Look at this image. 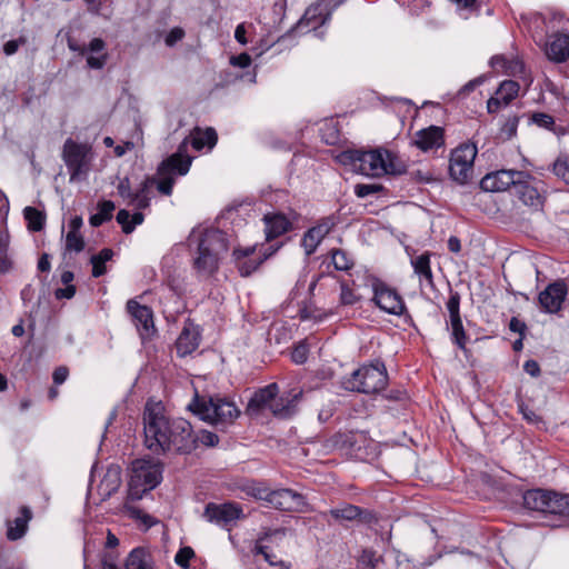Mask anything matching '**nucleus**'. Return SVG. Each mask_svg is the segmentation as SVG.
<instances>
[{"instance_id": "nucleus-4", "label": "nucleus", "mask_w": 569, "mask_h": 569, "mask_svg": "<svg viewBox=\"0 0 569 569\" xmlns=\"http://www.w3.org/2000/svg\"><path fill=\"white\" fill-rule=\"evenodd\" d=\"M199 418L216 426H227L232 423L240 415L237 406L227 398L216 397H194L188 406Z\"/></svg>"}, {"instance_id": "nucleus-10", "label": "nucleus", "mask_w": 569, "mask_h": 569, "mask_svg": "<svg viewBox=\"0 0 569 569\" xmlns=\"http://www.w3.org/2000/svg\"><path fill=\"white\" fill-rule=\"evenodd\" d=\"M162 479V466L152 460L139 459L132 463L130 485L143 486V491L152 490Z\"/></svg>"}, {"instance_id": "nucleus-55", "label": "nucleus", "mask_w": 569, "mask_h": 569, "mask_svg": "<svg viewBox=\"0 0 569 569\" xmlns=\"http://www.w3.org/2000/svg\"><path fill=\"white\" fill-rule=\"evenodd\" d=\"M107 53H102L100 57L89 56L87 58V64L91 69H102L107 62Z\"/></svg>"}, {"instance_id": "nucleus-28", "label": "nucleus", "mask_w": 569, "mask_h": 569, "mask_svg": "<svg viewBox=\"0 0 569 569\" xmlns=\"http://www.w3.org/2000/svg\"><path fill=\"white\" fill-rule=\"evenodd\" d=\"M121 485V469L119 466H110L99 483V492L108 498L114 493Z\"/></svg>"}, {"instance_id": "nucleus-45", "label": "nucleus", "mask_w": 569, "mask_h": 569, "mask_svg": "<svg viewBox=\"0 0 569 569\" xmlns=\"http://www.w3.org/2000/svg\"><path fill=\"white\" fill-rule=\"evenodd\" d=\"M519 124V117L512 116L506 120L503 126L501 127V134L505 139L509 140L517 134V129Z\"/></svg>"}, {"instance_id": "nucleus-9", "label": "nucleus", "mask_w": 569, "mask_h": 569, "mask_svg": "<svg viewBox=\"0 0 569 569\" xmlns=\"http://www.w3.org/2000/svg\"><path fill=\"white\" fill-rule=\"evenodd\" d=\"M90 148L87 144L78 143L72 139H67L63 144L62 158L70 172V180H77L81 174H86L89 166Z\"/></svg>"}, {"instance_id": "nucleus-47", "label": "nucleus", "mask_w": 569, "mask_h": 569, "mask_svg": "<svg viewBox=\"0 0 569 569\" xmlns=\"http://www.w3.org/2000/svg\"><path fill=\"white\" fill-rule=\"evenodd\" d=\"M531 121L541 128L553 130L555 119L548 113L535 112L531 116Z\"/></svg>"}, {"instance_id": "nucleus-56", "label": "nucleus", "mask_w": 569, "mask_h": 569, "mask_svg": "<svg viewBox=\"0 0 569 569\" xmlns=\"http://www.w3.org/2000/svg\"><path fill=\"white\" fill-rule=\"evenodd\" d=\"M553 170L558 177H561L569 184V164L567 162L557 161Z\"/></svg>"}, {"instance_id": "nucleus-14", "label": "nucleus", "mask_w": 569, "mask_h": 569, "mask_svg": "<svg viewBox=\"0 0 569 569\" xmlns=\"http://www.w3.org/2000/svg\"><path fill=\"white\" fill-rule=\"evenodd\" d=\"M567 293L568 287L562 280L548 284L538 296L540 309L547 313H558L562 308Z\"/></svg>"}, {"instance_id": "nucleus-49", "label": "nucleus", "mask_w": 569, "mask_h": 569, "mask_svg": "<svg viewBox=\"0 0 569 569\" xmlns=\"http://www.w3.org/2000/svg\"><path fill=\"white\" fill-rule=\"evenodd\" d=\"M257 553H260L263 556L266 561H268L271 566H279L280 569H288V566L282 560H277V557L269 551L268 547L266 546H257Z\"/></svg>"}, {"instance_id": "nucleus-62", "label": "nucleus", "mask_w": 569, "mask_h": 569, "mask_svg": "<svg viewBox=\"0 0 569 569\" xmlns=\"http://www.w3.org/2000/svg\"><path fill=\"white\" fill-rule=\"evenodd\" d=\"M523 370L531 377H538L540 375V366L536 360H527L523 365Z\"/></svg>"}, {"instance_id": "nucleus-58", "label": "nucleus", "mask_w": 569, "mask_h": 569, "mask_svg": "<svg viewBox=\"0 0 569 569\" xmlns=\"http://www.w3.org/2000/svg\"><path fill=\"white\" fill-rule=\"evenodd\" d=\"M184 37V31L181 28H173L166 37V44L173 46Z\"/></svg>"}, {"instance_id": "nucleus-27", "label": "nucleus", "mask_w": 569, "mask_h": 569, "mask_svg": "<svg viewBox=\"0 0 569 569\" xmlns=\"http://www.w3.org/2000/svg\"><path fill=\"white\" fill-rule=\"evenodd\" d=\"M200 336L196 328L184 327L179 335L176 348L179 356L190 355L199 347Z\"/></svg>"}, {"instance_id": "nucleus-35", "label": "nucleus", "mask_w": 569, "mask_h": 569, "mask_svg": "<svg viewBox=\"0 0 569 569\" xmlns=\"http://www.w3.org/2000/svg\"><path fill=\"white\" fill-rule=\"evenodd\" d=\"M113 251L109 248L102 249L98 254L91 257L92 277L99 278L107 272L106 262L111 260Z\"/></svg>"}, {"instance_id": "nucleus-52", "label": "nucleus", "mask_w": 569, "mask_h": 569, "mask_svg": "<svg viewBox=\"0 0 569 569\" xmlns=\"http://www.w3.org/2000/svg\"><path fill=\"white\" fill-rule=\"evenodd\" d=\"M8 243L0 237V272H6L10 269L11 262L7 254Z\"/></svg>"}, {"instance_id": "nucleus-57", "label": "nucleus", "mask_w": 569, "mask_h": 569, "mask_svg": "<svg viewBox=\"0 0 569 569\" xmlns=\"http://www.w3.org/2000/svg\"><path fill=\"white\" fill-rule=\"evenodd\" d=\"M117 190L122 198H128L131 200L133 192H131L129 178H123L120 180Z\"/></svg>"}, {"instance_id": "nucleus-54", "label": "nucleus", "mask_w": 569, "mask_h": 569, "mask_svg": "<svg viewBox=\"0 0 569 569\" xmlns=\"http://www.w3.org/2000/svg\"><path fill=\"white\" fill-rule=\"evenodd\" d=\"M485 81V77L483 76H480L478 78H475L472 80H470L469 82H467L458 92V94L460 97H465L467 94H469L471 91L475 90L476 87L482 84Z\"/></svg>"}, {"instance_id": "nucleus-43", "label": "nucleus", "mask_w": 569, "mask_h": 569, "mask_svg": "<svg viewBox=\"0 0 569 569\" xmlns=\"http://www.w3.org/2000/svg\"><path fill=\"white\" fill-rule=\"evenodd\" d=\"M84 249V240L80 233L68 231L66 236V250L81 252Z\"/></svg>"}, {"instance_id": "nucleus-11", "label": "nucleus", "mask_w": 569, "mask_h": 569, "mask_svg": "<svg viewBox=\"0 0 569 569\" xmlns=\"http://www.w3.org/2000/svg\"><path fill=\"white\" fill-rule=\"evenodd\" d=\"M522 179H531V176L525 171L498 170L486 174L480 181V188L488 192H500L517 187Z\"/></svg>"}, {"instance_id": "nucleus-29", "label": "nucleus", "mask_w": 569, "mask_h": 569, "mask_svg": "<svg viewBox=\"0 0 569 569\" xmlns=\"http://www.w3.org/2000/svg\"><path fill=\"white\" fill-rule=\"evenodd\" d=\"M415 273L419 277L420 286L433 288V276L430 267V254L422 253L411 260Z\"/></svg>"}, {"instance_id": "nucleus-26", "label": "nucleus", "mask_w": 569, "mask_h": 569, "mask_svg": "<svg viewBox=\"0 0 569 569\" xmlns=\"http://www.w3.org/2000/svg\"><path fill=\"white\" fill-rule=\"evenodd\" d=\"M302 396L301 390H291L287 396L274 399L271 405V412L276 417L288 418L295 413L297 402Z\"/></svg>"}, {"instance_id": "nucleus-18", "label": "nucleus", "mask_w": 569, "mask_h": 569, "mask_svg": "<svg viewBox=\"0 0 569 569\" xmlns=\"http://www.w3.org/2000/svg\"><path fill=\"white\" fill-rule=\"evenodd\" d=\"M327 515L341 525L347 521L370 523L375 518L371 511L347 502L340 503L323 513V516Z\"/></svg>"}, {"instance_id": "nucleus-33", "label": "nucleus", "mask_w": 569, "mask_h": 569, "mask_svg": "<svg viewBox=\"0 0 569 569\" xmlns=\"http://www.w3.org/2000/svg\"><path fill=\"white\" fill-rule=\"evenodd\" d=\"M218 140L217 132L213 128L209 127L204 130L196 128L192 133V147L197 150H201L203 147L212 148L216 146Z\"/></svg>"}, {"instance_id": "nucleus-39", "label": "nucleus", "mask_w": 569, "mask_h": 569, "mask_svg": "<svg viewBox=\"0 0 569 569\" xmlns=\"http://www.w3.org/2000/svg\"><path fill=\"white\" fill-rule=\"evenodd\" d=\"M242 491L247 496L253 497L257 500H262L266 502L269 493V488L262 482L250 481L242 486Z\"/></svg>"}, {"instance_id": "nucleus-53", "label": "nucleus", "mask_w": 569, "mask_h": 569, "mask_svg": "<svg viewBox=\"0 0 569 569\" xmlns=\"http://www.w3.org/2000/svg\"><path fill=\"white\" fill-rule=\"evenodd\" d=\"M199 441L207 447H214L219 442V437L208 430H202L198 436Z\"/></svg>"}, {"instance_id": "nucleus-36", "label": "nucleus", "mask_w": 569, "mask_h": 569, "mask_svg": "<svg viewBox=\"0 0 569 569\" xmlns=\"http://www.w3.org/2000/svg\"><path fill=\"white\" fill-rule=\"evenodd\" d=\"M116 206L110 200H103L98 203V212L92 214L89 219L90 224L92 227H99L103 222L110 220L112 218V212Z\"/></svg>"}, {"instance_id": "nucleus-59", "label": "nucleus", "mask_w": 569, "mask_h": 569, "mask_svg": "<svg viewBox=\"0 0 569 569\" xmlns=\"http://www.w3.org/2000/svg\"><path fill=\"white\" fill-rule=\"evenodd\" d=\"M69 376V370L67 367L61 366L54 369L52 373V379L56 385H62Z\"/></svg>"}, {"instance_id": "nucleus-63", "label": "nucleus", "mask_w": 569, "mask_h": 569, "mask_svg": "<svg viewBox=\"0 0 569 569\" xmlns=\"http://www.w3.org/2000/svg\"><path fill=\"white\" fill-rule=\"evenodd\" d=\"M509 329L512 332H517L520 336H523V333H525V331L527 329V326H526V323L523 321L519 320L516 317H512L510 322H509Z\"/></svg>"}, {"instance_id": "nucleus-23", "label": "nucleus", "mask_w": 569, "mask_h": 569, "mask_svg": "<svg viewBox=\"0 0 569 569\" xmlns=\"http://www.w3.org/2000/svg\"><path fill=\"white\" fill-rule=\"evenodd\" d=\"M127 310L131 315L139 331L143 330L146 333H149L150 330L153 329V313L149 307L142 306L131 299L127 302Z\"/></svg>"}, {"instance_id": "nucleus-61", "label": "nucleus", "mask_w": 569, "mask_h": 569, "mask_svg": "<svg viewBox=\"0 0 569 569\" xmlns=\"http://www.w3.org/2000/svg\"><path fill=\"white\" fill-rule=\"evenodd\" d=\"M21 43H24V39L20 38V39H17V40H9L4 43L3 46V51L7 56H12L14 54L18 49H19V46Z\"/></svg>"}, {"instance_id": "nucleus-41", "label": "nucleus", "mask_w": 569, "mask_h": 569, "mask_svg": "<svg viewBox=\"0 0 569 569\" xmlns=\"http://www.w3.org/2000/svg\"><path fill=\"white\" fill-rule=\"evenodd\" d=\"M460 293L458 291H450L449 299L446 303L450 322L462 320L460 315Z\"/></svg>"}, {"instance_id": "nucleus-38", "label": "nucleus", "mask_w": 569, "mask_h": 569, "mask_svg": "<svg viewBox=\"0 0 569 569\" xmlns=\"http://www.w3.org/2000/svg\"><path fill=\"white\" fill-rule=\"evenodd\" d=\"M24 219L28 221V228L31 231H40L44 227V214L33 207H26L23 210Z\"/></svg>"}, {"instance_id": "nucleus-30", "label": "nucleus", "mask_w": 569, "mask_h": 569, "mask_svg": "<svg viewBox=\"0 0 569 569\" xmlns=\"http://www.w3.org/2000/svg\"><path fill=\"white\" fill-rule=\"evenodd\" d=\"M126 569H153L152 557L144 548H134L126 559Z\"/></svg>"}, {"instance_id": "nucleus-44", "label": "nucleus", "mask_w": 569, "mask_h": 569, "mask_svg": "<svg viewBox=\"0 0 569 569\" xmlns=\"http://www.w3.org/2000/svg\"><path fill=\"white\" fill-rule=\"evenodd\" d=\"M340 305L352 306L360 300V297L345 281L340 283Z\"/></svg>"}, {"instance_id": "nucleus-6", "label": "nucleus", "mask_w": 569, "mask_h": 569, "mask_svg": "<svg viewBox=\"0 0 569 569\" xmlns=\"http://www.w3.org/2000/svg\"><path fill=\"white\" fill-rule=\"evenodd\" d=\"M388 383V373L380 361L362 366L343 381L347 390L362 393H376L385 389Z\"/></svg>"}, {"instance_id": "nucleus-1", "label": "nucleus", "mask_w": 569, "mask_h": 569, "mask_svg": "<svg viewBox=\"0 0 569 569\" xmlns=\"http://www.w3.org/2000/svg\"><path fill=\"white\" fill-rule=\"evenodd\" d=\"M144 446L156 455L173 450L189 453L196 448L197 438L189 421L169 419L160 402H147L143 411Z\"/></svg>"}, {"instance_id": "nucleus-13", "label": "nucleus", "mask_w": 569, "mask_h": 569, "mask_svg": "<svg viewBox=\"0 0 569 569\" xmlns=\"http://www.w3.org/2000/svg\"><path fill=\"white\" fill-rule=\"evenodd\" d=\"M203 517L218 526H228L234 520L243 517L242 508L236 502L207 503Z\"/></svg>"}, {"instance_id": "nucleus-15", "label": "nucleus", "mask_w": 569, "mask_h": 569, "mask_svg": "<svg viewBox=\"0 0 569 569\" xmlns=\"http://www.w3.org/2000/svg\"><path fill=\"white\" fill-rule=\"evenodd\" d=\"M373 301L383 311L391 315H402L406 309L401 296L382 282L373 286Z\"/></svg>"}, {"instance_id": "nucleus-50", "label": "nucleus", "mask_w": 569, "mask_h": 569, "mask_svg": "<svg viewBox=\"0 0 569 569\" xmlns=\"http://www.w3.org/2000/svg\"><path fill=\"white\" fill-rule=\"evenodd\" d=\"M383 187L381 184H365L359 183L355 187V193L359 198H365L369 194L378 193L382 191Z\"/></svg>"}, {"instance_id": "nucleus-25", "label": "nucleus", "mask_w": 569, "mask_h": 569, "mask_svg": "<svg viewBox=\"0 0 569 569\" xmlns=\"http://www.w3.org/2000/svg\"><path fill=\"white\" fill-rule=\"evenodd\" d=\"M32 519V511L29 507L20 508V516H18L14 520L7 521V538L10 541H16L21 539L27 530L28 523Z\"/></svg>"}, {"instance_id": "nucleus-31", "label": "nucleus", "mask_w": 569, "mask_h": 569, "mask_svg": "<svg viewBox=\"0 0 569 569\" xmlns=\"http://www.w3.org/2000/svg\"><path fill=\"white\" fill-rule=\"evenodd\" d=\"M530 179H522V182H518L516 190L521 201L531 207L542 206V197L540 196L537 188L532 187L529 182Z\"/></svg>"}, {"instance_id": "nucleus-64", "label": "nucleus", "mask_w": 569, "mask_h": 569, "mask_svg": "<svg viewBox=\"0 0 569 569\" xmlns=\"http://www.w3.org/2000/svg\"><path fill=\"white\" fill-rule=\"evenodd\" d=\"M501 107H506L501 100L500 97H498L496 94V97H491L488 101H487V110L489 113H495L497 112Z\"/></svg>"}, {"instance_id": "nucleus-21", "label": "nucleus", "mask_w": 569, "mask_h": 569, "mask_svg": "<svg viewBox=\"0 0 569 569\" xmlns=\"http://www.w3.org/2000/svg\"><path fill=\"white\" fill-rule=\"evenodd\" d=\"M546 56L549 60L561 63L569 58V34L555 33L546 42Z\"/></svg>"}, {"instance_id": "nucleus-7", "label": "nucleus", "mask_w": 569, "mask_h": 569, "mask_svg": "<svg viewBox=\"0 0 569 569\" xmlns=\"http://www.w3.org/2000/svg\"><path fill=\"white\" fill-rule=\"evenodd\" d=\"M477 152V147L473 143H463L452 151L449 173L455 181L465 184L471 180Z\"/></svg>"}, {"instance_id": "nucleus-8", "label": "nucleus", "mask_w": 569, "mask_h": 569, "mask_svg": "<svg viewBox=\"0 0 569 569\" xmlns=\"http://www.w3.org/2000/svg\"><path fill=\"white\" fill-rule=\"evenodd\" d=\"M190 166L191 158L182 154L181 148H179L178 152L162 161L158 169V173L162 177V179L157 182L159 192L164 196H170L174 184V179L171 174L177 172L183 176L189 171Z\"/></svg>"}, {"instance_id": "nucleus-12", "label": "nucleus", "mask_w": 569, "mask_h": 569, "mask_svg": "<svg viewBox=\"0 0 569 569\" xmlns=\"http://www.w3.org/2000/svg\"><path fill=\"white\" fill-rule=\"evenodd\" d=\"M268 507L287 512H303L307 507L305 497L292 489H269L266 500Z\"/></svg>"}, {"instance_id": "nucleus-20", "label": "nucleus", "mask_w": 569, "mask_h": 569, "mask_svg": "<svg viewBox=\"0 0 569 569\" xmlns=\"http://www.w3.org/2000/svg\"><path fill=\"white\" fill-rule=\"evenodd\" d=\"M279 393L277 383H270L253 393L248 402V411L259 413L262 410H270L276 397Z\"/></svg>"}, {"instance_id": "nucleus-2", "label": "nucleus", "mask_w": 569, "mask_h": 569, "mask_svg": "<svg viewBox=\"0 0 569 569\" xmlns=\"http://www.w3.org/2000/svg\"><path fill=\"white\" fill-rule=\"evenodd\" d=\"M190 243L197 244V257L193 267L202 277L213 274L223 253L228 251L226 234L217 229H193L189 236Z\"/></svg>"}, {"instance_id": "nucleus-34", "label": "nucleus", "mask_w": 569, "mask_h": 569, "mask_svg": "<svg viewBox=\"0 0 569 569\" xmlns=\"http://www.w3.org/2000/svg\"><path fill=\"white\" fill-rule=\"evenodd\" d=\"M116 219L121 224L122 231L128 234L134 230L136 226L143 222L144 216L141 212L131 216L129 211L121 209L118 211Z\"/></svg>"}, {"instance_id": "nucleus-51", "label": "nucleus", "mask_w": 569, "mask_h": 569, "mask_svg": "<svg viewBox=\"0 0 569 569\" xmlns=\"http://www.w3.org/2000/svg\"><path fill=\"white\" fill-rule=\"evenodd\" d=\"M308 346L305 342L297 345L291 353V359L297 365H302L308 359Z\"/></svg>"}, {"instance_id": "nucleus-60", "label": "nucleus", "mask_w": 569, "mask_h": 569, "mask_svg": "<svg viewBox=\"0 0 569 569\" xmlns=\"http://www.w3.org/2000/svg\"><path fill=\"white\" fill-rule=\"evenodd\" d=\"M57 299H71L76 295V287L68 284L66 288H59L54 292Z\"/></svg>"}, {"instance_id": "nucleus-17", "label": "nucleus", "mask_w": 569, "mask_h": 569, "mask_svg": "<svg viewBox=\"0 0 569 569\" xmlns=\"http://www.w3.org/2000/svg\"><path fill=\"white\" fill-rule=\"evenodd\" d=\"M331 17V10L325 0H318L307 8L301 19L290 29V32H300L303 28L316 29L323 26Z\"/></svg>"}, {"instance_id": "nucleus-22", "label": "nucleus", "mask_w": 569, "mask_h": 569, "mask_svg": "<svg viewBox=\"0 0 569 569\" xmlns=\"http://www.w3.org/2000/svg\"><path fill=\"white\" fill-rule=\"evenodd\" d=\"M256 251V247H247V248H237L233 250V257L237 262V268L242 277L250 276L253 271H256L259 266L267 258H250L251 254Z\"/></svg>"}, {"instance_id": "nucleus-46", "label": "nucleus", "mask_w": 569, "mask_h": 569, "mask_svg": "<svg viewBox=\"0 0 569 569\" xmlns=\"http://www.w3.org/2000/svg\"><path fill=\"white\" fill-rule=\"evenodd\" d=\"M194 557V551L191 547H182L177 552L174 561L181 568H189V561Z\"/></svg>"}, {"instance_id": "nucleus-5", "label": "nucleus", "mask_w": 569, "mask_h": 569, "mask_svg": "<svg viewBox=\"0 0 569 569\" xmlns=\"http://www.w3.org/2000/svg\"><path fill=\"white\" fill-rule=\"evenodd\" d=\"M522 505L530 511L549 516L569 517V495L555 490H527L522 496Z\"/></svg>"}, {"instance_id": "nucleus-48", "label": "nucleus", "mask_w": 569, "mask_h": 569, "mask_svg": "<svg viewBox=\"0 0 569 569\" xmlns=\"http://www.w3.org/2000/svg\"><path fill=\"white\" fill-rule=\"evenodd\" d=\"M126 510L131 518L141 520L148 528L154 525L153 518L144 513L141 509L134 506H126Z\"/></svg>"}, {"instance_id": "nucleus-16", "label": "nucleus", "mask_w": 569, "mask_h": 569, "mask_svg": "<svg viewBox=\"0 0 569 569\" xmlns=\"http://www.w3.org/2000/svg\"><path fill=\"white\" fill-rule=\"evenodd\" d=\"M338 219L336 216H328L319 220V222L307 230L301 240L306 254H312L322 239L336 227Z\"/></svg>"}, {"instance_id": "nucleus-24", "label": "nucleus", "mask_w": 569, "mask_h": 569, "mask_svg": "<svg viewBox=\"0 0 569 569\" xmlns=\"http://www.w3.org/2000/svg\"><path fill=\"white\" fill-rule=\"evenodd\" d=\"M263 221L267 240L278 238L292 228L291 221L283 213L266 214Z\"/></svg>"}, {"instance_id": "nucleus-19", "label": "nucleus", "mask_w": 569, "mask_h": 569, "mask_svg": "<svg viewBox=\"0 0 569 569\" xmlns=\"http://www.w3.org/2000/svg\"><path fill=\"white\" fill-rule=\"evenodd\" d=\"M412 144L423 152L439 149L445 146V131L437 126L421 129L415 133Z\"/></svg>"}, {"instance_id": "nucleus-3", "label": "nucleus", "mask_w": 569, "mask_h": 569, "mask_svg": "<svg viewBox=\"0 0 569 569\" xmlns=\"http://www.w3.org/2000/svg\"><path fill=\"white\" fill-rule=\"evenodd\" d=\"M396 157L387 150H345L337 156V160L351 168L352 171L371 177H380L386 173H400V168L395 163Z\"/></svg>"}, {"instance_id": "nucleus-37", "label": "nucleus", "mask_w": 569, "mask_h": 569, "mask_svg": "<svg viewBox=\"0 0 569 569\" xmlns=\"http://www.w3.org/2000/svg\"><path fill=\"white\" fill-rule=\"evenodd\" d=\"M520 86L517 81L505 80L499 86L496 94L501 98L505 106H508L518 94Z\"/></svg>"}, {"instance_id": "nucleus-40", "label": "nucleus", "mask_w": 569, "mask_h": 569, "mask_svg": "<svg viewBox=\"0 0 569 569\" xmlns=\"http://www.w3.org/2000/svg\"><path fill=\"white\" fill-rule=\"evenodd\" d=\"M330 253L336 270L348 271L352 268L353 261L348 257L346 251L341 249H332Z\"/></svg>"}, {"instance_id": "nucleus-32", "label": "nucleus", "mask_w": 569, "mask_h": 569, "mask_svg": "<svg viewBox=\"0 0 569 569\" xmlns=\"http://www.w3.org/2000/svg\"><path fill=\"white\" fill-rule=\"evenodd\" d=\"M154 183V178H147L141 182L140 188L133 192L130 202L136 206L137 209L142 210L149 207L151 199L150 193Z\"/></svg>"}, {"instance_id": "nucleus-42", "label": "nucleus", "mask_w": 569, "mask_h": 569, "mask_svg": "<svg viewBox=\"0 0 569 569\" xmlns=\"http://www.w3.org/2000/svg\"><path fill=\"white\" fill-rule=\"evenodd\" d=\"M451 338L460 349L465 350L468 341V336L463 329L462 320L450 322Z\"/></svg>"}]
</instances>
